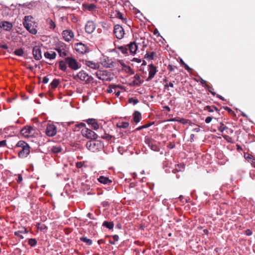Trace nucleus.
Returning a JSON list of instances; mask_svg holds the SVG:
<instances>
[{"instance_id": "f257e3e1", "label": "nucleus", "mask_w": 255, "mask_h": 255, "mask_svg": "<svg viewBox=\"0 0 255 255\" xmlns=\"http://www.w3.org/2000/svg\"><path fill=\"white\" fill-rule=\"evenodd\" d=\"M59 69L66 72L67 70V66L72 70L76 71L80 68L81 65L77 60L71 57H67L64 60L59 61Z\"/></svg>"}, {"instance_id": "f03ea898", "label": "nucleus", "mask_w": 255, "mask_h": 255, "mask_svg": "<svg viewBox=\"0 0 255 255\" xmlns=\"http://www.w3.org/2000/svg\"><path fill=\"white\" fill-rule=\"evenodd\" d=\"M32 17L31 16H25L24 18L23 24L24 27L31 34H36L37 30L33 21L31 20Z\"/></svg>"}, {"instance_id": "7ed1b4c3", "label": "nucleus", "mask_w": 255, "mask_h": 255, "mask_svg": "<svg viewBox=\"0 0 255 255\" xmlns=\"http://www.w3.org/2000/svg\"><path fill=\"white\" fill-rule=\"evenodd\" d=\"M86 146L88 150L95 152L101 150L103 148L104 145L100 140H91L87 142Z\"/></svg>"}, {"instance_id": "20e7f679", "label": "nucleus", "mask_w": 255, "mask_h": 255, "mask_svg": "<svg viewBox=\"0 0 255 255\" xmlns=\"http://www.w3.org/2000/svg\"><path fill=\"white\" fill-rule=\"evenodd\" d=\"M72 77L77 81H82L87 83L90 82L92 80V77L83 70L80 71L77 74H73Z\"/></svg>"}, {"instance_id": "39448f33", "label": "nucleus", "mask_w": 255, "mask_h": 255, "mask_svg": "<svg viewBox=\"0 0 255 255\" xmlns=\"http://www.w3.org/2000/svg\"><path fill=\"white\" fill-rule=\"evenodd\" d=\"M81 133L82 135L88 139H96L97 138V134L93 130L84 128L82 129Z\"/></svg>"}, {"instance_id": "423d86ee", "label": "nucleus", "mask_w": 255, "mask_h": 255, "mask_svg": "<svg viewBox=\"0 0 255 255\" xmlns=\"http://www.w3.org/2000/svg\"><path fill=\"white\" fill-rule=\"evenodd\" d=\"M62 36L65 41L70 42L74 38V33L72 30L68 29L62 31Z\"/></svg>"}, {"instance_id": "0eeeda50", "label": "nucleus", "mask_w": 255, "mask_h": 255, "mask_svg": "<svg viewBox=\"0 0 255 255\" xmlns=\"http://www.w3.org/2000/svg\"><path fill=\"white\" fill-rule=\"evenodd\" d=\"M114 32L116 37L119 39H122L125 34L124 28L119 24L115 25Z\"/></svg>"}, {"instance_id": "6e6552de", "label": "nucleus", "mask_w": 255, "mask_h": 255, "mask_svg": "<svg viewBox=\"0 0 255 255\" xmlns=\"http://www.w3.org/2000/svg\"><path fill=\"white\" fill-rule=\"evenodd\" d=\"M57 133V128L55 125L52 124H48L45 130V134L49 137H52L56 135Z\"/></svg>"}, {"instance_id": "1a4fd4ad", "label": "nucleus", "mask_w": 255, "mask_h": 255, "mask_svg": "<svg viewBox=\"0 0 255 255\" xmlns=\"http://www.w3.org/2000/svg\"><path fill=\"white\" fill-rule=\"evenodd\" d=\"M75 50L81 54L86 53L89 52L87 46L82 43H78L75 45Z\"/></svg>"}, {"instance_id": "9d476101", "label": "nucleus", "mask_w": 255, "mask_h": 255, "mask_svg": "<svg viewBox=\"0 0 255 255\" xmlns=\"http://www.w3.org/2000/svg\"><path fill=\"white\" fill-rule=\"evenodd\" d=\"M55 50L57 51L60 57H64L68 55V50L66 45L64 44L57 46Z\"/></svg>"}, {"instance_id": "9b49d317", "label": "nucleus", "mask_w": 255, "mask_h": 255, "mask_svg": "<svg viewBox=\"0 0 255 255\" xmlns=\"http://www.w3.org/2000/svg\"><path fill=\"white\" fill-rule=\"evenodd\" d=\"M32 54L34 59L39 60L42 58V54L40 46L37 45L33 48Z\"/></svg>"}, {"instance_id": "f8f14e48", "label": "nucleus", "mask_w": 255, "mask_h": 255, "mask_svg": "<svg viewBox=\"0 0 255 255\" xmlns=\"http://www.w3.org/2000/svg\"><path fill=\"white\" fill-rule=\"evenodd\" d=\"M87 123L91 126V128L94 130H97L100 128V124L98 121L95 119H89L86 120Z\"/></svg>"}, {"instance_id": "ddd939ff", "label": "nucleus", "mask_w": 255, "mask_h": 255, "mask_svg": "<svg viewBox=\"0 0 255 255\" xmlns=\"http://www.w3.org/2000/svg\"><path fill=\"white\" fill-rule=\"evenodd\" d=\"M34 129L31 127H25L21 130V133L25 137H29L33 133Z\"/></svg>"}, {"instance_id": "4468645a", "label": "nucleus", "mask_w": 255, "mask_h": 255, "mask_svg": "<svg viewBox=\"0 0 255 255\" xmlns=\"http://www.w3.org/2000/svg\"><path fill=\"white\" fill-rule=\"evenodd\" d=\"M30 153L29 146L28 144L22 149L18 152V156L20 158L26 157Z\"/></svg>"}, {"instance_id": "2eb2a0df", "label": "nucleus", "mask_w": 255, "mask_h": 255, "mask_svg": "<svg viewBox=\"0 0 255 255\" xmlns=\"http://www.w3.org/2000/svg\"><path fill=\"white\" fill-rule=\"evenodd\" d=\"M129 53L131 55H134L137 50V45L135 42H131L127 45Z\"/></svg>"}, {"instance_id": "dca6fc26", "label": "nucleus", "mask_w": 255, "mask_h": 255, "mask_svg": "<svg viewBox=\"0 0 255 255\" xmlns=\"http://www.w3.org/2000/svg\"><path fill=\"white\" fill-rule=\"evenodd\" d=\"M148 70L149 72V76L147 80L152 79L157 72L156 67L153 64H150L148 65Z\"/></svg>"}, {"instance_id": "f3484780", "label": "nucleus", "mask_w": 255, "mask_h": 255, "mask_svg": "<svg viewBox=\"0 0 255 255\" xmlns=\"http://www.w3.org/2000/svg\"><path fill=\"white\" fill-rule=\"evenodd\" d=\"M84 64L88 67L96 70L99 68L100 64L98 62H95L92 61L85 60Z\"/></svg>"}, {"instance_id": "a211bd4d", "label": "nucleus", "mask_w": 255, "mask_h": 255, "mask_svg": "<svg viewBox=\"0 0 255 255\" xmlns=\"http://www.w3.org/2000/svg\"><path fill=\"white\" fill-rule=\"evenodd\" d=\"M95 29V25L93 21H88L85 26V31L87 33H92Z\"/></svg>"}, {"instance_id": "6ab92c4d", "label": "nucleus", "mask_w": 255, "mask_h": 255, "mask_svg": "<svg viewBox=\"0 0 255 255\" xmlns=\"http://www.w3.org/2000/svg\"><path fill=\"white\" fill-rule=\"evenodd\" d=\"M0 26L1 28H2L4 30L6 31H9L13 27V25L12 23L7 21H3L1 22Z\"/></svg>"}, {"instance_id": "aec40b11", "label": "nucleus", "mask_w": 255, "mask_h": 255, "mask_svg": "<svg viewBox=\"0 0 255 255\" xmlns=\"http://www.w3.org/2000/svg\"><path fill=\"white\" fill-rule=\"evenodd\" d=\"M146 143L148 144V146L150 147V148L154 151H158L159 149V147L154 143V142L148 138L145 139Z\"/></svg>"}, {"instance_id": "412c9836", "label": "nucleus", "mask_w": 255, "mask_h": 255, "mask_svg": "<svg viewBox=\"0 0 255 255\" xmlns=\"http://www.w3.org/2000/svg\"><path fill=\"white\" fill-rule=\"evenodd\" d=\"M96 75L97 77L103 81L107 80V71H98L96 72Z\"/></svg>"}, {"instance_id": "4be33fe9", "label": "nucleus", "mask_w": 255, "mask_h": 255, "mask_svg": "<svg viewBox=\"0 0 255 255\" xmlns=\"http://www.w3.org/2000/svg\"><path fill=\"white\" fill-rule=\"evenodd\" d=\"M98 181L102 184L109 185L112 183V181L110 180L108 177L101 176L98 179Z\"/></svg>"}, {"instance_id": "5701e85b", "label": "nucleus", "mask_w": 255, "mask_h": 255, "mask_svg": "<svg viewBox=\"0 0 255 255\" xmlns=\"http://www.w3.org/2000/svg\"><path fill=\"white\" fill-rule=\"evenodd\" d=\"M133 83L135 86H138L143 82V80H141L140 77L138 74H135L134 76Z\"/></svg>"}, {"instance_id": "b1692460", "label": "nucleus", "mask_w": 255, "mask_h": 255, "mask_svg": "<svg viewBox=\"0 0 255 255\" xmlns=\"http://www.w3.org/2000/svg\"><path fill=\"white\" fill-rule=\"evenodd\" d=\"M44 56L50 60L54 59L56 58V54L55 52L53 51H47L44 53Z\"/></svg>"}, {"instance_id": "393cba45", "label": "nucleus", "mask_w": 255, "mask_h": 255, "mask_svg": "<svg viewBox=\"0 0 255 255\" xmlns=\"http://www.w3.org/2000/svg\"><path fill=\"white\" fill-rule=\"evenodd\" d=\"M133 121L135 123H138L140 122L141 116L140 113L138 111H135L133 114Z\"/></svg>"}, {"instance_id": "a878e982", "label": "nucleus", "mask_w": 255, "mask_h": 255, "mask_svg": "<svg viewBox=\"0 0 255 255\" xmlns=\"http://www.w3.org/2000/svg\"><path fill=\"white\" fill-rule=\"evenodd\" d=\"M180 61L179 63L188 72H191L192 70V69L189 67V66L186 64L184 61L182 60V58L180 57H179Z\"/></svg>"}, {"instance_id": "bb28decb", "label": "nucleus", "mask_w": 255, "mask_h": 255, "mask_svg": "<svg viewBox=\"0 0 255 255\" xmlns=\"http://www.w3.org/2000/svg\"><path fill=\"white\" fill-rule=\"evenodd\" d=\"M190 122L189 120L176 117V122L181 123L183 125H188L190 124Z\"/></svg>"}, {"instance_id": "cd10ccee", "label": "nucleus", "mask_w": 255, "mask_h": 255, "mask_svg": "<svg viewBox=\"0 0 255 255\" xmlns=\"http://www.w3.org/2000/svg\"><path fill=\"white\" fill-rule=\"evenodd\" d=\"M46 21L50 29H53L55 28L56 24L51 19L47 18Z\"/></svg>"}, {"instance_id": "c85d7f7f", "label": "nucleus", "mask_w": 255, "mask_h": 255, "mask_svg": "<svg viewBox=\"0 0 255 255\" xmlns=\"http://www.w3.org/2000/svg\"><path fill=\"white\" fill-rule=\"evenodd\" d=\"M117 126L119 128H126L128 127L129 124L126 122H119L117 123Z\"/></svg>"}, {"instance_id": "c756f323", "label": "nucleus", "mask_w": 255, "mask_h": 255, "mask_svg": "<svg viewBox=\"0 0 255 255\" xmlns=\"http://www.w3.org/2000/svg\"><path fill=\"white\" fill-rule=\"evenodd\" d=\"M62 148L59 145H56L53 146L51 148V151L53 153H58L61 151Z\"/></svg>"}, {"instance_id": "7c9ffc66", "label": "nucleus", "mask_w": 255, "mask_h": 255, "mask_svg": "<svg viewBox=\"0 0 255 255\" xmlns=\"http://www.w3.org/2000/svg\"><path fill=\"white\" fill-rule=\"evenodd\" d=\"M80 240L86 243L87 245H91L92 244V241L90 239H88L87 237H81L80 238Z\"/></svg>"}, {"instance_id": "2f4dec72", "label": "nucleus", "mask_w": 255, "mask_h": 255, "mask_svg": "<svg viewBox=\"0 0 255 255\" xmlns=\"http://www.w3.org/2000/svg\"><path fill=\"white\" fill-rule=\"evenodd\" d=\"M245 158L246 160H247L250 163L251 162H254V158L251 154L249 153H245L244 154Z\"/></svg>"}, {"instance_id": "473e14b6", "label": "nucleus", "mask_w": 255, "mask_h": 255, "mask_svg": "<svg viewBox=\"0 0 255 255\" xmlns=\"http://www.w3.org/2000/svg\"><path fill=\"white\" fill-rule=\"evenodd\" d=\"M114 225L112 222H108L107 221H105L103 224V226L106 227L109 229H113L114 228Z\"/></svg>"}, {"instance_id": "72a5a7b5", "label": "nucleus", "mask_w": 255, "mask_h": 255, "mask_svg": "<svg viewBox=\"0 0 255 255\" xmlns=\"http://www.w3.org/2000/svg\"><path fill=\"white\" fill-rule=\"evenodd\" d=\"M205 110L208 111L209 112H213L215 110L218 111V109L215 106L211 107L210 106H207L205 107Z\"/></svg>"}, {"instance_id": "f704fd0d", "label": "nucleus", "mask_w": 255, "mask_h": 255, "mask_svg": "<svg viewBox=\"0 0 255 255\" xmlns=\"http://www.w3.org/2000/svg\"><path fill=\"white\" fill-rule=\"evenodd\" d=\"M85 8L90 11H92L96 8V6L94 4H89L84 5Z\"/></svg>"}, {"instance_id": "c9c22d12", "label": "nucleus", "mask_w": 255, "mask_h": 255, "mask_svg": "<svg viewBox=\"0 0 255 255\" xmlns=\"http://www.w3.org/2000/svg\"><path fill=\"white\" fill-rule=\"evenodd\" d=\"M154 53L153 52L146 53L144 56V58L152 60L153 59Z\"/></svg>"}, {"instance_id": "e433bc0d", "label": "nucleus", "mask_w": 255, "mask_h": 255, "mask_svg": "<svg viewBox=\"0 0 255 255\" xmlns=\"http://www.w3.org/2000/svg\"><path fill=\"white\" fill-rule=\"evenodd\" d=\"M118 49L123 53V54H128L129 53L127 45L126 46H121L118 48Z\"/></svg>"}, {"instance_id": "4c0bfd02", "label": "nucleus", "mask_w": 255, "mask_h": 255, "mask_svg": "<svg viewBox=\"0 0 255 255\" xmlns=\"http://www.w3.org/2000/svg\"><path fill=\"white\" fill-rule=\"evenodd\" d=\"M178 168L176 167V172L183 171L185 169V164L183 163L178 164L177 165Z\"/></svg>"}, {"instance_id": "58836bf2", "label": "nucleus", "mask_w": 255, "mask_h": 255, "mask_svg": "<svg viewBox=\"0 0 255 255\" xmlns=\"http://www.w3.org/2000/svg\"><path fill=\"white\" fill-rule=\"evenodd\" d=\"M27 145H28V144L27 143H26L25 142H24V141L20 140L17 143L16 146L17 147H21V148H22L23 147H25V146H26Z\"/></svg>"}, {"instance_id": "ea45409f", "label": "nucleus", "mask_w": 255, "mask_h": 255, "mask_svg": "<svg viewBox=\"0 0 255 255\" xmlns=\"http://www.w3.org/2000/svg\"><path fill=\"white\" fill-rule=\"evenodd\" d=\"M59 84V81L57 79H54L51 83V86L52 88H56Z\"/></svg>"}, {"instance_id": "a19ab883", "label": "nucleus", "mask_w": 255, "mask_h": 255, "mask_svg": "<svg viewBox=\"0 0 255 255\" xmlns=\"http://www.w3.org/2000/svg\"><path fill=\"white\" fill-rule=\"evenodd\" d=\"M116 87L117 86L116 85H110L107 89V91L109 93H115Z\"/></svg>"}, {"instance_id": "79ce46f5", "label": "nucleus", "mask_w": 255, "mask_h": 255, "mask_svg": "<svg viewBox=\"0 0 255 255\" xmlns=\"http://www.w3.org/2000/svg\"><path fill=\"white\" fill-rule=\"evenodd\" d=\"M226 129H228V127L225 126L222 123H221L220 126L218 128V130L220 132H223Z\"/></svg>"}, {"instance_id": "37998d69", "label": "nucleus", "mask_w": 255, "mask_h": 255, "mask_svg": "<svg viewBox=\"0 0 255 255\" xmlns=\"http://www.w3.org/2000/svg\"><path fill=\"white\" fill-rule=\"evenodd\" d=\"M180 201L181 202V205L183 204L184 203H186L187 202V199L183 197L182 195L179 196L178 197V200H176V203Z\"/></svg>"}, {"instance_id": "c03bdc74", "label": "nucleus", "mask_w": 255, "mask_h": 255, "mask_svg": "<svg viewBox=\"0 0 255 255\" xmlns=\"http://www.w3.org/2000/svg\"><path fill=\"white\" fill-rule=\"evenodd\" d=\"M37 244V241L35 239H30L28 241V244L31 247H34Z\"/></svg>"}, {"instance_id": "a18cd8bd", "label": "nucleus", "mask_w": 255, "mask_h": 255, "mask_svg": "<svg viewBox=\"0 0 255 255\" xmlns=\"http://www.w3.org/2000/svg\"><path fill=\"white\" fill-rule=\"evenodd\" d=\"M128 102L129 103H132L134 105H135L138 103V100L135 98H130L128 99Z\"/></svg>"}, {"instance_id": "49530a36", "label": "nucleus", "mask_w": 255, "mask_h": 255, "mask_svg": "<svg viewBox=\"0 0 255 255\" xmlns=\"http://www.w3.org/2000/svg\"><path fill=\"white\" fill-rule=\"evenodd\" d=\"M14 53L17 56H22L23 54V51L22 49H18L15 50Z\"/></svg>"}, {"instance_id": "de8ad7c7", "label": "nucleus", "mask_w": 255, "mask_h": 255, "mask_svg": "<svg viewBox=\"0 0 255 255\" xmlns=\"http://www.w3.org/2000/svg\"><path fill=\"white\" fill-rule=\"evenodd\" d=\"M86 126L85 124H84V123H80L79 124H76L75 125V128H84Z\"/></svg>"}, {"instance_id": "09e8293b", "label": "nucleus", "mask_w": 255, "mask_h": 255, "mask_svg": "<svg viewBox=\"0 0 255 255\" xmlns=\"http://www.w3.org/2000/svg\"><path fill=\"white\" fill-rule=\"evenodd\" d=\"M116 16L119 19H123L124 20H126V19H124L123 17V14L119 11H118L116 14Z\"/></svg>"}, {"instance_id": "8fccbe9b", "label": "nucleus", "mask_w": 255, "mask_h": 255, "mask_svg": "<svg viewBox=\"0 0 255 255\" xmlns=\"http://www.w3.org/2000/svg\"><path fill=\"white\" fill-rule=\"evenodd\" d=\"M245 234L246 236H250L251 235H252L253 234V232L250 229H247L245 231Z\"/></svg>"}, {"instance_id": "3c124183", "label": "nucleus", "mask_w": 255, "mask_h": 255, "mask_svg": "<svg viewBox=\"0 0 255 255\" xmlns=\"http://www.w3.org/2000/svg\"><path fill=\"white\" fill-rule=\"evenodd\" d=\"M22 234V231H17V232H15L14 233V235L17 237H19V238H20L21 239H23L24 237L23 236L21 235Z\"/></svg>"}, {"instance_id": "603ef678", "label": "nucleus", "mask_w": 255, "mask_h": 255, "mask_svg": "<svg viewBox=\"0 0 255 255\" xmlns=\"http://www.w3.org/2000/svg\"><path fill=\"white\" fill-rule=\"evenodd\" d=\"M205 88L208 90L213 96H215L216 95V93L212 91L211 90H210V87L209 86L206 85L205 86Z\"/></svg>"}, {"instance_id": "864d4df0", "label": "nucleus", "mask_w": 255, "mask_h": 255, "mask_svg": "<svg viewBox=\"0 0 255 255\" xmlns=\"http://www.w3.org/2000/svg\"><path fill=\"white\" fill-rule=\"evenodd\" d=\"M212 119H213L212 117H207L206 118V119L205 120V123L206 124H209V123H210L211 122Z\"/></svg>"}, {"instance_id": "5fc2aeb1", "label": "nucleus", "mask_w": 255, "mask_h": 255, "mask_svg": "<svg viewBox=\"0 0 255 255\" xmlns=\"http://www.w3.org/2000/svg\"><path fill=\"white\" fill-rule=\"evenodd\" d=\"M16 181H17V183H20L22 182V176L21 174H18V177L16 179Z\"/></svg>"}, {"instance_id": "6e6d98bb", "label": "nucleus", "mask_w": 255, "mask_h": 255, "mask_svg": "<svg viewBox=\"0 0 255 255\" xmlns=\"http://www.w3.org/2000/svg\"><path fill=\"white\" fill-rule=\"evenodd\" d=\"M173 86H174L173 82H170L169 83H166V84L165 85V86H166V87H170L171 88H173Z\"/></svg>"}, {"instance_id": "4d7b16f0", "label": "nucleus", "mask_w": 255, "mask_h": 255, "mask_svg": "<svg viewBox=\"0 0 255 255\" xmlns=\"http://www.w3.org/2000/svg\"><path fill=\"white\" fill-rule=\"evenodd\" d=\"M83 166V163L82 162H78L76 163V167L78 168H81Z\"/></svg>"}, {"instance_id": "13d9d810", "label": "nucleus", "mask_w": 255, "mask_h": 255, "mask_svg": "<svg viewBox=\"0 0 255 255\" xmlns=\"http://www.w3.org/2000/svg\"><path fill=\"white\" fill-rule=\"evenodd\" d=\"M6 145V140H3L0 141V147H3Z\"/></svg>"}, {"instance_id": "bf43d9fd", "label": "nucleus", "mask_w": 255, "mask_h": 255, "mask_svg": "<svg viewBox=\"0 0 255 255\" xmlns=\"http://www.w3.org/2000/svg\"><path fill=\"white\" fill-rule=\"evenodd\" d=\"M102 138H105L107 140H110L112 138V136L109 134H106L105 136H102Z\"/></svg>"}, {"instance_id": "052dcab7", "label": "nucleus", "mask_w": 255, "mask_h": 255, "mask_svg": "<svg viewBox=\"0 0 255 255\" xmlns=\"http://www.w3.org/2000/svg\"><path fill=\"white\" fill-rule=\"evenodd\" d=\"M49 81V79L47 77H44L43 78V81H42V82L44 83V84H46Z\"/></svg>"}, {"instance_id": "680f3d73", "label": "nucleus", "mask_w": 255, "mask_h": 255, "mask_svg": "<svg viewBox=\"0 0 255 255\" xmlns=\"http://www.w3.org/2000/svg\"><path fill=\"white\" fill-rule=\"evenodd\" d=\"M113 238L114 241L115 242H117V241H118V240H119V236H118V235H114V236H113Z\"/></svg>"}, {"instance_id": "e2e57ef3", "label": "nucleus", "mask_w": 255, "mask_h": 255, "mask_svg": "<svg viewBox=\"0 0 255 255\" xmlns=\"http://www.w3.org/2000/svg\"><path fill=\"white\" fill-rule=\"evenodd\" d=\"M132 61H134L138 63H139L141 62V60L137 58H134L132 60Z\"/></svg>"}, {"instance_id": "0e129e2a", "label": "nucleus", "mask_w": 255, "mask_h": 255, "mask_svg": "<svg viewBox=\"0 0 255 255\" xmlns=\"http://www.w3.org/2000/svg\"><path fill=\"white\" fill-rule=\"evenodd\" d=\"M168 70H169L170 71H172L174 70V67L173 66L171 65H169L167 67Z\"/></svg>"}, {"instance_id": "69168bd1", "label": "nucleus", "mask_w": 255, "mask_h": 255, "mask_svg": "<svg viewBox=\"0 0 255 255\" xmlns=\"http://www.w3.org/2000/svg\"><path fill=\"white\" fill-rule=\"evenodd\" d=\"M175 146V145L174 144H173V143H170V144H169L167 146V147L170 149H172Z\"/></svg>"}, {"instance_id": "338daca9", "label": "nucleus", "mask_w": 255, "mask_h": 255, "mask_svg": "<svg viewBox=\"0 0 255 255\" xmlns=\"http://www.w3.org/2000/svg\"><path fill=\"white\" fill-rule=\"evenodd\" d=\"M119 63L121 65H122L124 67H127L128 66L124 63L123 61H119Z\"/></svg>"}, {"instance_id": "774afa93", "label": "nucleus", "mask_w": 255, "mask_h": 255, "mask_svg": "<svg viewBox=\"0 0 255 255\" xmlns=\"http://www.w3.org/2000/svg\"><path fill=\"white\" fill-rule=\"evenodd\" d=\"M224 109L225 110H226L227 111H228L229 113L232 111V110L230 108H229L228 107H224Z\"/></svg>"}]
</instances>
